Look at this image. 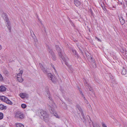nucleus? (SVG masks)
I'll return each instance as SVG.
<instances>
[{
    "instance_id": "0eeeda50",
    "label": "nucleus",
    "mask_w": 127,
    "mask_h": 127,
    "mask_svg": "<svg viewBox=\"0 0 127 127\" xmlns=\"http://www.w3.org/2000/svg\"><path fill=\"white\" fill-rule=\"evenodd\" d=\"M48 78L51 80L53 83H55L57 81L56 78L51 73H48L47 75Z\"/></svg>"
},
{
    "instance_id": "dca6fc26",
    "label": "nucleus",
    "mask_w": 127,
    "mask_h": 127,
    "mask_svg": "<svg viewBox=\"0 0 127 127\" xmlns=\"http://www.w3.org/2000/svg\"><path fill=\"white\" fill-rule=\"evenodd\" d=\"M5 102L7 104L10 105H12L13 103L12 102L8 99L7 98H6V100H5Z\"/></svg>"
},
{
    "instance_id": "e433bc0d",
    "label": "nucleus",
    "mask_w": 127,
    "mask_h": 127,
    "mask_svg": "<svg viewBox=\"0 0 127 127\" xmlns=\"http://www.w3.org/2000/svg\"><path fill=\"white\" fill-rule=\"evenodd\" d=\"M125 1L126 2V3H127V0H125Z\"/></svg>"
},
{
    "instance_id": "7ed1b4c3",
    "label": "nucleus",
    "mask_w": 127,
    "mask_h": 127,
    "mask_svg": "<svg viewBox=\"0 0 127 127\" xmlns=\"http://www.w3.org/2000/svg\"><path fill=\"white\" fill-rule=\"evenodd\" d=\"M2 17L4 21L6 22V26L9 29V31L10 32L11 30V24L7 14L4 13H2Z\"/></svg>"
},
{
    "instance_id": "9b49d317",
    "label": "nucleus",
    "mask_w": 127,
    "mask_h": 127,
    "mask_svg": "<svg viewBox=\"0 0 127 127\" xmlns=\"http://www.w3.org/2000/svg\"><path fill=\"white\" fill-rule=\"evenodd\" d=\"M76 107L78 108V110L81 113L82 116L83 117L84 119H85V118L84 114L83 113V111L81 109V108L80 107V106L78 105H77L76 106Z\"/></svg>"
},
{
    "instance_id": "6ab92c4d",
    "label": "nucleus",
    "mask_w": 127,
    "mask_h": 127,
    "mask_svg": "<svg viewBox=\"0 0 127 127\" xmlns=\"http://www.w3.org/2000/svg\"><path fill=\"white\" fill-rule=\"evenodd\" d=\"M23 73V71L22 70H20V73L18 74L17 76V79L18 78H19L21 77V75Z\"/></svg>"
},
{
    "instance_id": "2eb2a0df",
    "label": "nucleus",
    "mask_w": 127,
    "mask_h": 127,
    "mask_svg": "<svg viewBox=\"0 0 127 127\" xmlns=\"http://www.w3.org/2000/svg\"><path fill=\"white\" fill-rule=\"evenodd\" d=\"M6 88L5 87L3 86H1L0 87V92H4L6 91Z\"/></svg>"
},
{
    "instance_id": "423d86ee",
    "label": "nucleus",
    "mask_w": 127,
    "mask_h": 127,
    "mask_svg": "<svg viewBox=\"0 0 127 127\" xmlns=\"http://www.w3.org/2000/svg\"><path fill=\"white\" fill-rule=\"evenodd\" d=\"M48 51L49 54H50V56L54 60H56V57L53 51L52 50L49 48H48Z\"/></svg>"
},
{
    "instance_id": "20e7f679",
    "label": "nucleus",
    "mask_w": 127,
    "mask_h": 127,
    "mask_svg": "<svg viewBox=\"0 0 127 127\" xmlns=\"http://www.w3.org/2000/svg\"><path fill=\"white\" fill-rule=\"evenodd\" d=\"M48 107H49V109L51 113L53 114L56 118H60V116L58 115L55 112L54 108L50 105H48Z\"/></svg>"
},
{
    "instance_id": "473e14b6",
    "label": "nucleus",
    "mask_w": 127,
    "mask_h": 127,
    "mask_svg": "<svg viewBox=\"0 0 127 127\" xmlns=\"http://www.w3.org/2000/svg\"><path fill=\"white\" fill-rule=\"evenodd\" d=\"M51 65H52V67L54 69L55 71H56V69H55V67H54V65H52V64H51Z\"/></svg>"
},
{
    "instance_id": "c756f323",
    "label": "nucleus",
    "mask_w": 127,
    "mask_h": 127,
    "mask_svg": "<svg viewBox=\"0 0 127 127\" xmlns=\"http://www.w3.org/2000/svg\"><path fill=\"white\" fill-rule=\"evenodd\" d=\"M84 100H85V101L86 102V103L87 104H88V101L86 99V98H85H85H83Z\"/></svg>"
},
{
    "instance_id": "1a4fd4ad",
    "label": "nucleus",
    "mask_w": 127,
    "mask_h": 127,
    "mask_svg": "<svg viewBox=\"0 0 127 127\" xmlns=\"http://www.w3.org/2000/svg\"><path fill=\"white\" fill-rule=\"evenodd\" d=\"M46 93H47V94L46 95V96L48 97L49 98V99L50 101L51 104V105L52 106H54L55 104L53 102L52 98L50 96L49 92L47 91Z\"/></svg>"
},
{
    "instance_id": "aec40b11",
    "label": "nucleus",
    "mask_w": 127,
    "mask_h": 127,
    "mask_svg": "<svg viewBox=\"0 0 127 127\" xmlns=\"http://www.w3.org/2000/svg\"><path fill=\"white\" fill-rule=\"evenodd\" d=\"M6 107L4 106L3 105L0 104V109L2 110L6 109Z\"/></svg>"
},
{
    "instance_id": "412c9836",
    "label": "nucleus",
    "mask_w": 127,
    "mask_h": 127,
    "mask_svg": "<svg viewBox=\"0 0 127 127\" xmlns=\"http://www.w3.org/2000/svg\"><path fill=\"white\" fill-rule=\"evenodd\" d=\"M6 97L3 96H0V99L2 101L5 102Z\"/></svg>"
},
{
    "instance_id": "7c9ffc66",
    "label": "nucleus",
    "mask_w": 127,
    "mask_h": 127,
    "mask_svg": "<svg viewBox=\"0 0 127 127\" xmlns=\"http://www.w3.org/2000/svg\"><path fill=\"white\" fill-rule=\"evenodd\" d=\"M80 94H81V95L82 96V97H83V98H85V96H84L82 92H81V91L80 92Z\"/></svg>"
},
{
    "instance_id": "a211bd4d",
    "label": "nucleus",
    "mask_w": 127,
    "mask_h": 127,
    "mask_svg": "<svg viewBox=\"0 0 127 127\" xmlns=\"http://www.w3.org/2000/svg\"><path fill=\"white\" fill-rule=\"evenodd\" d=\"M15 125L16 127H24V125L20 123H17Z\"/></svg>"
},
{
    "instance_id": "f03ea898",
    "label": "nucleus",
    "mask_w": 127,
    "mask_h": 127,
    "mask_svg": "<svg viewBox=\"0 0 127 127\" xmlns=\"http://www.w3.org/2000/svg\"><path fill=\"white\" fill-rule=\"evenodd\" d=\"M37 114L41 118L43 119L46 122L48 121V115L45 111H44L42 110H39L38 111Z\"/></svg>"
},
{
    "instance_id": "a878e982",
    "label": "nucleus",
    "mask_w": 127,
    "mask_h": 127,
    "mask_svg": "<svg viewBox=\"0 0 127 127\" xmlns=\"http://www.w3.org/2000/svg\"><path fill=\"white\" fill-rule=\"evenodd\" d=\"M3 114L2 113H0V120L2 119L3 118Z\"/></svg>"
},
{
    "instance_id": "9d476101",
    "label": "nucleus",
    "mask_w": 127,
    "mask_h": 127,
    "mask_svg": "<svg viewBox=\"0 0 127 127\" xmlns=\"http://www.w3.org/2000/svg\"><path fill=\"white\" fill-rule=\"evenodd\" d=\"M20 96L23 99L26 97H28V95L26 93H21L20 94Z\"/></svg>"
},
{
    "instance_id": "4c0bfd02",
    "label": "nucleus",
    "mask_w": 127,
    "mask_h": 127,
    "mask_svg": "<svg viewBox=\"0 0 127 127\" xmlns=\"http://www.w3.org/2000/svg\"><path fill=\"white\" fill-rule=\"evenodd\" d=\"M69 18V21H70V19L69 18Z\"/></svg>"
},
{
    "instance_id": "4468645a",
    "label": "nucleus",
    "mask_w": 127,
    "mask_h": 127,
    "mask_svg": "<svg viewBox=\"0 0 127 127\" xmlns=\"http://www.w3.org/2000/svg\"><path fill=\"white\" fill-rule=\"evenodd\" d=\"M88 61L90 62L91 64H92L93 63V64H94L96 66V64L95 63V61L93 60V59L92 57H90L88 59Z\"/></svg>"
},
{
    "instance_id": "b1692460",
    "label": "nucleus",
    "mask_w": 127,
    "mask_h": 127,
    "mask_svg": "<svg viewBox=\"0 0 127 127\" xmlns=\"http://www.w3.org/2000/svg\"><path fill=\"white\" fill-rule=\"evenodd\" d=\"M17 80L20 82H22L23 81V79L21 77H20L19 78H18Z\"/></svg>"
},
{
    "instance_id": "c85d7f7f",
    "label": "nucleus",
    "mask_w": 127,
    "mask_h": 127,
    "mask_svg": "<svg viewBox=\"0 0 127 127\" xmlns=\"http://www.w3.org/2000/svg\"><path fill=\"white\" fill-rule=\"evenodd\" d=\"M72 51L73 52V55H74L75 53H77V52H76V51L75 50H74L73 49H72Z\"/></svg>"
},
{
    "instance_id": "f3484780",
    "label": "nucleus",
    "mask_w": 127,
    "mask_h": 127,
    "mask_svg": "<svg viewBox=\"0 0 127 127\" xmlns=\"http://www.w3.org/2000/svg\"><path fill=\"white\" fill-rule=\"evenodd\" d=\"M74 3L75 5L77 7L79 6L80 4V2L77 0H74Z\"/></svg>"
},
{
    "instance_id": "393cba45",
    "label": "nucleus",
    "mask_w": 127,
    "mask_h": 127,
    "mask_svg": "<svg viewBox=\"0 0 127 127\" xmlns=\"http://www.w3.org/2000/svg\"><path fill=\"white\" fill-rule=\"evenodd\" d=\"M21 107L23 108H25L26 107V105L25 104H22L21 105Z\"/></svg>"
},
{
    "instance_id": "f257e3e1",
    "label": "nucleus",
    "mask_w": 127,
    "mask_h": 127,
    "mask_svg": "<svg viewBox=\"0 0 127 127\" xmlns=\"http://www.w3.org/2000/svg\"><path fill=\"white\" fill-rule=\"evenodd\" d=\"M56 48L57 52H58L60 58L64 62L65 64L67 66L68 65V58L66 57H64V56L62 54V49H61L58 45H56Z\"/></svg>"
},
{
    "instance_id": "5701e85b",
    "label": "nucleus",
    "mask_w": 127,
    "mask_h": 127,
    "mask_svg": "<svg viewBox=\"0 0 127 127\" xmlns=\"http://www.w3.org/2000/svg\"><path fill=\"white\" fill-rule=\"evenodd\" d=\"M62 104L63 105V106L62 107L63 108L65 109H67V107L66 105L64 103H63Z\"/></svg>"
},
{
    "instance_id": "4be33fe9",
    "label": "nucleus",
    "mask_w": 127,
    "mask_h": 127,
    "mask_svg": "<svg viewBox=\"0 0 127 127\" xmlns=\"http://www.w3.org/2000/svg\"><path fill=\"white\" fill-rule=\"evenodd\" d=\"M121 73L123 75H125L126 73V69L124 68H123L122 70Z\"/></svg>"
},
{
    "instance_id": "39448f33",
    "label": "nucleus",
    "mask_w": 127,
    "mask_h": 127,
    "mask_svg": "<svg viewBox=\"0 0 127 127\" xmlns=\"http://www.w3.org/2000/svg\"><path fill=\"white\" fill-rule=\"evenodd\" d=\"M15 117L17 118L22 119L24 118V116L23 113L21 112L18 111L15 114Z\"/></svg>"
},
{
    "instance_id": "ddd939ff",
    "label": "nucleus",
    "mask_w": 127,
    "mask_h": 127,
    "mask_svg": "<svg viewBox=\"0 0 127 127\" xmlns=\"http://www.w3.org/2000/svg\"><path fill=\"white\" fill-rule=\"evenodd\" d=\"M120 22L121 24L122 25H124L125 23V21L122 17L119 18Z\"/></svg>"
},
{
    "instance_id": "72a5a7b5",
    "label": "nucleus",
    "mask_w": 127,
    "mask_h": 127,
    "mask_svg": "<svg viewBox=\"0 0 127 127\" xmlns=\"http://www.w3.org/2000/svg\"><path fill=\"white\" fill-rule=\"evenodd\" d=\"M97 40L98 41H99V42H101V40L100 39H99L98 38V39H97Z\"/></svg>"
},
{
    "instance_id": "f704fd0d",
    "label": "nucleus",
    "mask_w": 127,
    "mask_h": 127,
    "mask_svg": "<svg viewBox=\"0 0 127 127\" xmlns=\"http://www.w3.org/2000/svg\"><path fill=\"white\" fill-rule=\"evenodd\" d=\"M2 48V47L0 45V50H1Z\"/></svg>"
},
{
    "instance_id": "cd10ccee",
    "label": "nucleus",
    "mask_w": 127,
    "mask_h": 127,
    "mask_svg": "<svg viewBox=\"0 0 127 127\" xmlns=\"http://www.w3.org/2000/svg\"><path fill=\"white\" fill-rule=\"evenodd\" d=\"M74 55L76 58H78V56L77 53H75V54Z\"/></svg>"
},
{
    "instance_id": "2f4dec72",
    "label": "nucleus",
    "mask_w": 127,
    "mask_h": 127,
    "mask_svg": "<svg viewBox=\"0 0 127 127\" xmlns=\"http://www.w3.org/2000/svg\"><path fill=\"white\" fill-rule=\"evenodd\" d=\"M102 125L103 127H107L105 124L103 123H102Z\"/></svg>"
},
{
    "instance_id": "6e6552de",
    "label": "nucleus",
    "mask_w": 127,
    "mask_h": 127,
    "mask_svg": "<svg viewBox=\"0 0 127 127\" xmlns=\"http://www.w3.org/2000/svg\"><path fill=\"white\" fill-rule=\"evenodd\" d=\"M83 81L85 83V85L87 89H89V91L92 92L93 91V90L92 87L90 85L87 83V80L85 79H83Z\"/></svg>"
},
{
    "instance_id": "c9c22d12",
    "label": "nucleus",
    "mask_w": 127,
    "mask_h": 127,
    "mask_svg": "<svg viewBox=\"0 0 127 127\" xmlns=\"http://www.w3.org/2000/svg\"><path fill=\"white\" fill-rule=\"evenodd\" d=\"M95 38L96 39H98V38H97V37L95 36Z\"/></svg>"
},
{
    "instance_id": "bb28decb",
    "label": "nucleus",
    "mask_w": 127,
    "mask_h": 127,
    "mask_svg": "<svg viewBox=\"0 0 127 127\" xmlns=\"http://www.w3.org/2000/svg\"><path fill=\"white\" fill-rule=\"evenodd\" d=\"M3 80V77L2 75L0 74V81H2Z\"/></svg>"
},
{
    "instance_id": "f8f14e48",
    "label": "nucleus",
    "mask_w": 127,
    "mask_h": 127,
    "mask_svg": "<svg viewBox=\"0 0 127 127\" xmlns=\"http://www.w3.org/2000/svg\"><path fill=\"white\" fill-rule=\"evenodd\" d=\"M39 65L40 66V68H41V70L44 72V73H46L47 72V71L46 69L44 67L42 64L40 63H39Z\"/></svg>"
}]
</instances>
